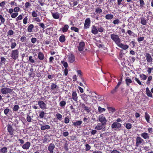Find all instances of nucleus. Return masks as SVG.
<instances>
[{
	"mask_svg": "<svg viewBox=\"0 0 153 153\" xmlns=\"http://www.w3.org/2000/svg\"><path fill=\"white\" fill-rule=\"evenodd\" d=\"M28 16H25L23 19V23L24 24L26 25L27 22Z\"/></svg>",
	"mask_w": 153,
	"mask_h": 153,
	"instance_id": "obj_49",
	"label": "nucleus"
},
{
	"mask_svg": "<svg viewBox=\"0 0 153 153\" xmlns=\"http://www.w3.org/2000/svg\"><path fill=\"white\" fill-rule=\"evenodd\" d=\"M38 57L39 59L40 60H42L44 59V56L43 54L42 53L40 52L39 53Z\"/></svg>",
	"mask_w": 153,
	"mask_h": 153,
	"instance_id": "obj_28",
	"label": "nucleus"
},
{
	"mask_svg": "<svg viewBox=\"0 0 153 153\" xmlns=\"http://www.w3.org/2000/svg\"><path fill=\"white\" fill-rule=\"evenodd\" d=\"M136 143L135 144L136 148L142 144L144 141V140L140 137H137L136 140Z\"/></svg>",
	"mask_w": 153,
	"mask_h": 153,
	"instance_id": "obj_7",
	"label": "nucleus"
},
{
	"mask_svg": "<svg viewBox=\"0 0 153 153\" xmlns=\"http://www.w3.org/2000/svg\"><path fill=\"white\" fill-rule=\"evenodd\" d=\"M85 147L86 148L85 149V150L87 151L89 150L91 148V146L88 144H86Z\"/></svg>",
	"mask_w": 153,
	"mask_h": 153,
	"instance_id": "obj_56",
	"label": "nucleus"
},
{
	"mask_svg": "<svg viewBox=\"0 0 153 153\" xmlns=\"http://www.w3.org/2000/svg\"><path fill=\"white\" fill-rule=\"evenodd\" d=\"M55 148V145L53 143L49 144L48 148V150L49 151V153H53V150Z\"/></svg>",
	"mask_w": 153,
	"mask_h": 153,
	"instance_id": "obj_10",
	"label": "nucleus"
},
{
	"mask_svg": "<svg viewBox=\"0 0 153 153\" xmlns=\"http://www.w3.org/2000/svg\"><path fill=\"white\" fill-rule=\"evenodd\" d=\"M88 96L85 94H82L81 95V98L85 103H87V101H88Z\"/></svg>",
	"mask_w": 153,
	"mask_h": 153,
	"instance_id": "obj_21",
	"label": "nucleus"
},
{
	"mask_svg": "<svg viewBox=\"0 0 153 153\" xmlns=\"http://www.w3.org/2000/svg\"><path fill=\"white\" fill-rule=\"evenodd\" d=\"M7 131L9 132L10 134L11 135H14V130L12 128V126L8 125L7 126Z\"/></svg>",
	"mask_w": 153,
	"mask_h": 153,
	"instance_id": "obj_14",
	"label": "nucleus"
},
{
	"mask_svg": "<svg viewBox=\"0 0 153 153\" xmlns=\"http://www.w3.org/2000/svg\"><path fill=\"white\" fill-rule=\"evenodd\" d=\"M79 52L81 54L84 55L85 52L87 50L86 49H85V43L84 42H79L78 46L77 47Z\"/></svg>",
	"mask_w": 153,
	"mask_h": 153,
	"instance_id": "obj_1",
	"label": "nucleus"
},
{
	"mask_svg": "<svg viewBox=\"0 0 153 153\" xmlns=\"http://www.w3.org/2000/svg\"><path fill=\"white\" fill-rule=\"evenodd\" d=\"M16 44L15 42H12L11 45V47L12 49H14L16 46Z\"/></svg>",
	"mask_w": 153,
	"mask_h": 153,
	"instance_id": "obj_61",
	"label": "nucleus"
},
{
	"mask_svg": "<svg viewBox=\"0 0 153 153\" xmlns=\"http://www.w3.org/2000/svg\"><path fill=\"white\" fill-rule=\"evenodd\" d=\"M111 38L117 45L121 42V39L117 34L114 33L111 34Z\"/></svg>",
	"mask_w": 153,
	"mask_h": 153,
	"instance_id": "obj_2",
	"label": "nucleus"
},
{
	"mask_svg": "<svg viewBox=\"0 0 153 153\" xmlns=\"http://www.w3.org/2000/svg\"><path fill=\"white\" fill-rule=\"evenodd\" d=\"M41 129L42 130H44L45 129H48L50 128V126L48 125H41Z\"/></svg>",
	"mask_w": 153,
	"mask_h": 153,
	"instance_id": "obj_24",
	"label": "nucleus"
},
{
	"mask_svg": "<svg viewBox=\"0 0 153 153\" xmlns=\"http://www.w3.org/2000/svg\"><path fill=\"white\" fill-rule=\"evenodd\" d=\"M55 116L56 118L60 120H61L62 119V115L59 113H57L56 114Z\"/></svg>",
	"mask_w": 153,
	"mask_h": 153,
	"instance_id": "obj_36",
	"label": "nucleus"
},
{
	"mask_svg": "<svg viewBox=\"0 0 153 153\" xmlns=\"http://www.w3.org/2000/svg\"><path fill=\"white\" fill-rule=\"evenodd\" d=\"M75 60L74 56L72 54H70L68 55V61L70 63H73Z\"/></svg>",
	"mask_w": 153,
	"mask_h": 153,
	"instance_id": "obj_12",
	"label": "nucleus"
},
{
	"mask_svg": "<svg viewBox=\"0 0 153 153\" xmlns=\"http://www.w3.org/2000/svg\"><path fill=\"white\" fill-rule=\"evenodd\" d=\"M126 82L127 86H128L132 82V80L130 79H126Z\"/></svg>",
	"mask_w": 153,
	"mask_h": 153,
	"instance_id": "obj_40",
	"label": "nucleus"
},
{
	"mask_svg": "<svg viewBox=\"0 0 153 153\" xmlns=\"http://www.w3.org/2000/svg\"><path fill=\"white\" fill-rule=\"evenodd\" d=\"M34 25L32 24H31L27 28V30L28 32L31 33L32 32V30L34 28Z\"/></svg>",
	"mask_w": 153,
	"mask_h": 153,
	"instance_id": "obj_23",
	"label": "nucleus"
},
{
	"mask_svg": "<svg viewBox=\"0 0 153 153\" xmlns=\"http://www.w3.org/2000/svg\"><path fill=\"white\" fill-rule=\"evenodd\" d=\"M37 41V39L34 37H33L32 38V39H31V41L33 44H34L36 43Z\"/></svg>",
	"mask_w": 153,
	"mask_h": 153,
	"instance_id": "obj_59",
	"label": "nucleus"
},
{
	"mask_svg": "<svg viewBox=\"0 0 153 153\" xmlns=\"http://www.w3.org/2000/svg\"><path fill=\"white\" fill-rule=\"evenodd\" d=\"M140 76L141 79L143 80H146L147 78V76L143 74H142L140 75Z\"/></svg>",
	"mask_w": 153,
	"mask_h": 153,
	"instance_id": "obj_37",
	"label": "nucleus"
},
{
	"mask_svg": "<svg viewBox=\"0 0 153 153\" xmlns=\"http://www.w3.org/2000/svg\"><path fill=\"white\" fill-rule=\"evenodd\" d=\"M69 28V26L67 25H65L62 28V31L63 32H66L68 30Z\"/></svg>",
	"mask_w": 153,
	"mask_h": 153,
	"instance_id": "obj_33",
	"label": "nucleus"
},
{
	"mask_svg": "<svg viewBox=\"0 0 153 153\" xmlns=\"http://www.w3.org/2000/svg\"><path fill=\"white\" fill-rule=\"evenodd\" d=\"M66 102L64 101H61L59 103V105L61 107H64L66 105Z\"/></svg>",
	"mask_w": 153,
	"mask_h": 153,
	"instance_id": "obj_50",
	"label": "nucleus"
},
{
	"mask_svg": "<svg viewBox=\"0 0 153 153\" xmlns=\"http://www.w3.org/2000/svg\"><path fill=\"white\" fill-rule=\"evenodd\" d=\"M117 45L119 47L125 50L127 49L129 47L128 45L123 44V43H121V42H120V43H118Z\"/></svg>",
	"mask_w": 153,
	"mask_h": 153,
	"instance_id": "obj_15",
	"label": "nucleus"
},
{
	"mask_svg": "<svg viewBox=\"0 0 153 153\" xmlns=\"http://www.w3.org/2000/svg\"><path fill=\"white\" fill-rule=\"evenodd\" d=\"M32 120V119L31 118V117H30L29 115H27V121L28 122H31Z\"/></svg>",
	"mask_w": 153,
	"mask_h": 153,
	"instance_id": "obj_62",
	"label": "nucleus"
},
{
	"mask_svg": "<svg viewBox=\"0 0 153 153\" xmlns=\"http://www.w3.org/2000/svg\"><path fill=\"white\" fill-rule=\"evenodd\" d=\"M140 3V7L141 8H143L145 5V3L143 0H139Z\"/></svg>",
	"mask_w": 153,
	"mask_h": 153,
	"instance_id": "obj_42",
	"label": "nucleus"
},
{
	"mask_svg": "<svg viewBox=\"0 0 153 153\" xmlns=\"http://www.w3.org/2000/svg\"><path fill=\"white\" fill-rule=\"evenodd\" d=\"M7 149L6 147H4L0 150V152L1 153H7Z\"/></svg>",
	"mask_w": 153,
	"mask_h": 153,
	"instance_id": "obj_32",
	"label": "nucleus"
},
{
	"mask_svg": "<svg viewBox=\"0 0 153 153\" xmlns=\"http://www.w3.org/2000/svg\"><path fill=\"white\" fill-rule=\"evenodd\" d=\"M10 111V110L8 108H6L4 110V113L7 116H8V114L9 113Z\"/></svg>",
	"mask_w": 153,
	"mask_h": 153,
	"instance_id": "obj_41",
	"label": "nucleus"
},
{
	"mask_svg": "<svg viewBox=\"0 0 153 153\" xmlns=\"http://www.w3.org/2000/svg\"><path fill=\"white\" fill-rule=\"evenodd\" d=\"M149 133L150 134L153 133V129L151 128H148L147 129Z\"/></svg>",
	"mask_w": 153,
	"mask_h": 153,
	"instance_id": "obj_58",
	"label": "nucleus"
},
{
	"mask_svg": "<svg viewBox=\"0 0 153 153\" xmlns=\"http://www.w3.org/2000/svg\"><path fill=\"white\" fill-rule=\"evenodd\" d=\"M82 121H77L76 122L73 123V125L75 126H80L82 123Z\"/></svg>",
	"mask_w": 153,
	"mask_h": 153,
	"instance_id": "obj_34",
	"label": "nucleus"
},
{
	"mask_svg": "<svg viewBox=\"0 0 153 153\" xmlns=\"http://www.w3.org/2000/svg\"><path fill=\"white\" fill-rule=\"evenodd\" d=\"M145 117L147 122L148 123H150V116L146 112L145 113Z\"/></svg>",
	"mask_w": 153,
	"mask_h": 153,
	"instance_id": "obj_25",
	"label": "nucleus"
},
{
	"mask_svg": "<svg viewBox=\"0 0 153 153\" xmlns=\"http://www.w3.org/2000/svg\"><path fill=\"white\" fill-rule=\"evenodd\" d=\"M125 126L127 129H130L131 128L132 125L130 123H128L126 124Z\"/></svg>",
	"mask_w": 153,
	"mask_h": 153,
	"instance_id": "obj_54",
	"label": "nucleus"
},
{
	"mask_svg": "<svg viewBox=\"0 0 153 153\" xmlns=\"http://www.w3.org/2000/svg\"><path fill=\"white\" fill-rule=\"evenodd\" d=\"M22 16L21 15H20L16 19V21H18L19 20H22Z\"/></svg>",
	"mask_w": 153,
	"mask_h": 153,
	"instance_id": "obj_57",
	"label": "nucleus"
},
{
	"mask_svg": "<svg viewBox=\"0 0 153 153\" xmlns=\"http://www.w3.org/2000/svg\"><path fill=\"white\" fill-rule=\"evenodd\" d=\"M12 91V90L8 88H3L1 89V93L3 94L10 93Z\"/></svg>",
	"mask_w": 153,
	"mask_h": 153,
	"instance_id": "obj_4",
	"label": "nucleus"
},
{
	"mask_svg": "<svg viewBox=\"0 0 153 153\" xmlns=\"http://www.w3.org/2000/svg\"><path fill=\"white\" fill-rule=\"evenodd\" d=\"M91 32L94 35H96L98 33L97 27L95 25H93L91 27Z\"/></svg>",
	"mask_w": 153,
	"mask_h": 153,
	"instance_id": "obj_13",
	"label": "nucleus"
},
{
	"mask_svg": "<svg viewBox=\"0 0 153 153\" xmlns=\"http://www.w3.org/2000/svg\"><path fill=\"white\" fill-rule=\"evenodd\" d=\"M72 99L75 102H77L78 97L75 91H73L72 93Z\"/></svg>",
	"mask_w": 153,
	"mask_h": 153,
	"instance_id": "obj_19",
	"label": "nucleus"
},
{
	"mask_svg": "<svg viewBox=\"0 0 153 153\" xmlns=\"http://www.w3.org/2000/svg\"><path fill=\"white\" fill-rule=\"evenodd\" d=\"M0 20L1 22L0 23V25H1V23L3 24L5 22V19L3 17V16L0 14Z\"/></svg>",
	"mask_w": 153,
	"mask_h": 153,
	"instance_id": "obj_38",
	"label": "nucleus"
},
{
	"mask_svg": "<svg viewBox=\"0 0 153 153\" xmlns=\"http://www.w3.org/2000/svg\"><path fill=\"white\" fill-rule=\"evenodd\" d=\"M45 113L43 111H41L40 114H39V116L40 118H44L45 117Z\"/></svg>",
	"mask_w": 153,
	"mask_h": 153,
	"instance_id": "obj_47",
	"label": "nucleus"
},
{
	"mask_svg": "<svg viewBox=\"0 0 153 153\" xmlns=\"http://www.w3.org/2000/svg\"><path fill=\"white\" fill-rule=\"evenodd\" d=\"M104 126L105 125L101 123H99L95 126V129L98 130H101L104 128Z\"/></svg>",
	"mask_w": 153,
	"mask_h": 153,
	"instance_id": "obj_16",
	"label": "nucleus"
},
{
	"mask_svg": "<svg viewBox=\"0 0 153 153\" xmlns=\"http://www.w3.org/2000/svg\"><path fill=\"white\" fill-rule=\"evenodd\" d=\"M98 119L99 121L101 123V124L104 125H106L107 120L103 114L100 115Z\"/></svg>",
	"mask_w": 153,
	"mask_h": 153,
	"instance_id": "obj_5",
	"label": "nucleus"
},
{
	"mask_svg": "<svg viewBox=\"0 0 153 153\" xmlns=\"http://www.w3.org/2000/svg\"><path fill=\"white\" fill-rule=\"evenodd\" d=\"M65 37L64 35H62L60 36L59 40L61 42H63L65 41Z\"/></svg>",
	"mask_w": 153,
	"mask_h": 153,
	"instance_id": "obj_35",
	"label": "nucleus"
},
{
	"mask_svg": "<svg viewBox=\"0 0 153 153\" xmlns=\"http://www.w3.org/2000/svg\"><path fill=\"white\" fill-rule=\"evenodd\" d=\"M95 12L97 14H100L102 12V10L99 7H97L95 9Z\"/></svg>",
	"mask_w": 153,
	"mask_h": 153,
	"instance_id": "obj_39",
	"label": "nucleus"
},
{
	"mask_svg": "<svg viewBox=\"0 0 153 153\" xmlns=\"http://www.w3.org/2000/svg\"><path fill=\"white\" fill-rule=\"evenodd\" d=\"M61 63L62 64H63L64 66L66 68H67L68 67V64L66 62H65V61H61Z\"/></svg>",
	"mask_w": 153,
	"mask_h": 153,
	"instance_id": "obj_53",
	"label": "nucleus"
},
{
	"mask_svg": "<svg viewBox=\"0 0 153 153\" xmlns=\"http://www.w3.org/2000/svg\"><path fill=\"white\" fill-rule=\"evenodd\" d=\"M91 23V20L90 18H88L85 19L84 24V28L87 29L89 28Z\"/></svg>",
	"mask_w": 153,
	"mask_h": 153,
	"instance_id": "obj_8",
	"label": "nucleus"
},
{
	"mask_svg": "<svg viewBox=\"0 0 153 153\" xmlns=\"http://www.w3.org/2000/svg\"><path fill=\"white\" fill-rule=\"evenodd\" d=\"M98 110L99 112L100 113H102L105 111V109L104 108H102L100 106L98 107Z\"/></svg>",
	"mask_w": 153,
	"mask_h": 153,
	"instance_id": "obj_44",
	"label": "nucleus"
},
{
	"mask_svg": "<svg viewBox=\"0 0 153 153\" xmlns=\"http://www.w3.org/2000/svg\"><path fill=\"white\" fill-rule=\"evenodd\" d=\"M18 15V13L17 12L12 13L11 15V17L13 18L16 17Z\"/></svg>",
	"mask_w": 153,
	"mask_h": 153,
	"instance_id": "obj_52",
	"label": "nucleus"
},
{
	"mask_svg": "<svg viewBox=\"0 0 153 153\" xmlns=\"http://www.w3.org/2000/svg\"><path fill=\"white\" fill-rule=\"evenodd\" d=\"M108 109L109 111V113H112L114 111L115 109L114 108H112L111 107H108Z\"/></svg>",
	"mask_w": 153,
	"mask_h": 153,
	"instance_id": "obj_48",
	"label": "nucleus"
},
{
	"mask_svg": "<svg viewBox=\"0 0 153 153\" xmlns=\"http://www.w3.org/2000/svg\"><path fill=\"white\" fill-rule=\"evenodd\" d=\"M82 106L84 108L86 112H87L88 113H89L90 112L91 110L90 108L86 106L84 104H83Z\"/></svg>",
	"mask_w": 153,
	"mask_h": 153,
	"instance_id": "obj_31",
	"label": "nucleus"
},
{
	"mask_svg": "<svg viewBox=\"0 0 153 153\" xmlns=\"http://www.w3.org/2000/svg\"><path fill=\"white\" fill-rule=\"evenodd\" d=\"M120 22V20L118 19L114 20L113 22V23L115 25L118 24Z\"/></svg>",
	"mask_w": 153,
	"mask_h": 153,
	"instance_id": "obj_60",
	"label": "nucleus"
},
{
	"mask_svg": "<svg viewBox=\"0 0 153 153\" xmlns=\"http://www.w3.org/2000/svg\"><path fill=\"white\" fill-rule=\"evenodd\" d=\"M71 30H74L76 32H78L79 30V29L78 28L74 26L72 27L71 28Z\"/></svg>",
	"mask_w": 153,
	"mask_h": 153,
	"instance_id": "obj_43",
	"label": "nucleus"
},
{
	"mask_svg": "<svg viewBox=\"0 0 153 153\" xmlns=\"http://www.w3.org/2000/svg\"><path fill=\"white\" fill-rule=\"evenodd\" d=\"M14 31L13 30H9L7 32V35L11 36L12 35H13L14 34Z\"/></svg>",
	"mask_w": 153,
	"mask_h": 153,
	"instance_id": "obj_55",
	"label": "nucleus"
},
{
	"mask_svg": "<svg viewBox=\"0 0 153 153\" xmlns=\"http://www.w3.org/2000/svg\"><path fill=\"white\" fill-rule=\"evenodd\" d=\"M113 17L114 16L112 14H107L105 16V18L108 20L112 19L113 18Z\"/></svg>",
	"mask_w": 153,
	"mask_h": 153,
	"instance_id": "obj_29",
	"label": "nucleus"
},
{
	"mask_svg": "<svg viewBox=\"0 0 153 153\" xmlns=\"http://www.w3.org/2000/svg\"><path fill=\"white\" fill-rule=\"evenodd\" d=\"M52 16L54 19H59V14L58 13H52Z\"/></svg>",
	"mask_w": 153,
	"mask_h": 153,
	"instance_id": "obj_27",
	"label": "nucleus"
},
{
	"mask_svg": "<svg viewBox=\"0 0 153 153\" xmlns=\"http://www.w3.org/2000/svg\"><path fill=\"white\" fill-rule=\"evenodd\" d=\"M152 76H149L147 78V80L146 82V84L147 85H149L150 84V81L152 80Z\"/></svg>",
	"mask_w": 153,
	"mask_h": 153,
	"instance_id": "obj_30",
	"label": "nucleus"
},
{
	"mask_svg": "<svg viewBox=\"0 0 153 153\" xmlns=\"http://www.w3.org/2000/svg\"><path fill=\"white\" fill-rule=\"evenodd\" d=\"M145 56L147 62L149 63L150 64H152L153 62V59L152 58L150 54L148 53H146Z\"/></svg>",
	"mask_w": 153,
	"mask_h": 153,
	"instance_id": "obj_9",
	"label": "nucleus"
},
{
	"mask_svg": "<svg viewBox=\"0 0 153 153\" xmlns=\"http://www.w3.org/2000/svg\"><path fill=\"white\" fill-rule=\"evenodd\" d=\"M53 30L51 28H48L46 30L45 33L46 34L51 35L52 33Z\"/></svg>",
	"mask_w": 153,
	"mask_h": 153,
	"instance_id": "obj_26",
	"label": "nucleus"
},
{
	"mask_svg": "<svg viewBox=\"0 0 153 153\" xmlns=\"http://www.w3.org/2000/svg\"><path fill=\"white\" fill-rule=\"evenodd\" d=\"M57 88H58V87L56 84L53 83H52L51 85V89L52 90H53Z\"/></svg>",
	"mask_w": 153,
	"mask_h": 153,
	"instance_id": "obj_45",
	"label": "nucleus"
},
{
	"mask_svg": "<svg viewBox=\"0 0 153 153\" xmlns=\"http://www.w3.org/2000/svg\"><path fill=\"white\" fill-rule=\"evenodd\" d=\"M19 54V50L16 49L13 50L11 53V57L14 59H16L18 57Z\"/></svg>",
	"mask_w": 153,
	"mask_h": 153,
	"instance_id": "obj_6",
	"label": "nucleus"
},
{
	"mask_svg": "<svg viewBox=\"0 0 153 153\" xmlns=\"http://www.w3.org/2000/svg\"><path fill=\"white\" fill-rule=\"evenodd\" d=\"M121 127V124L117 122H114L111 125V128L115 130H120Z\"/></svg>",
	"mask_w": 153,
	"mask_h": 153,
	"instance_id": "obj_3",
	"label": "nucleus"
},
{
	"mask_svg": "<svg viewBox=\"0 0 153 153\" xmlns=\"http://www.w3.org/2000/svg\"><path fill=\"white\" fill-rule=\"evenodd\" d=\"M30 145V143L29 142H27L25 143L22 145V147L24 149H29Z\"/></svg>",
	"mask_w": 153,
	"mask_h": 153,
	"instance_id": "obj_18",
	"label": "nucleus"
},
{
	"mask_svg": "<svg viewBox=\"0 0 153 153\" xmlns=\"http://www.w3.org/2000/svg\"><path fill=\"white\" fill-rule=\"evenodd\" d=\"M38 104L41 109H44L46 108V105L43 101L40 100L38 101Z\"/></svg>",
	"mask_w": 153,
	"mask_h": 153,
	"instance_id": "obj_11",
	"label": "nucleus"
},
{
	"mask_svg": "<svg viewBox=\"0 0 153 153\" xmlns=\"http://www.w3.org/2000/svg\"><path fill=\"white\" fill-rule=\"evenodd\" d=\"M19 108V106L18 105H15L13 108V111H16L18 110Z\"/></svg>",
	"mask_w": 153,
	"mask_h": 153,
	"instance_id": "obj_51",
	"label": "nucleus"
},
{
	"mask_svg": "<svg viewBox=\"0 0 153 153\" xmlns=\"http://www.w3.org/2000/svg\"><path fill=\"white\" fill-rule=\"evenodd\" d=\"M140 135L144 139H149L150 137L148 134L146 132L142 133Z\"/></svg>",
	"mask_w": 153,
	"mask_h": 153,
	"instance_id": "obj_17",
	"label": "nucleus"
},
{
	"mask_svg": "<svg viewBox=\"0 0 153 153\" xmlns=\"http://www.w3.org/2000/svg\"><path fill=\"white\" fill-rule=\"evenodd\" d=\"M97 29L98 32H100V33H102L103 31L104 28H103V27H101V26H100L97 27Z\"/></svg>",
	"mask_w": 153,
	"mask_h": 153,
	"instance_id": "obj_46",
	"label": "nucleus"
},
{
	"mask_svg": "<svg viewBox=\"0 0 153 153\" xmlns=\"http://www.w3.org/2000/svg\"><path fill=\"white\" fill-rule=\"evenodd\" d=\"M146 94L148 97H152V92L148 87H147L146 88Z\"/></svg>",
	"mask_w": 153,
	"mask_h": 153,
	"instance_id": "obj_20",
	"label": "nucleus"
},
{
	"mask_svg": "<svg viewBox=\"0 0 153 153\" xmlns=\"http://www.w3.org/2000/svg\"><path fill=\"white\" fill-rule=\"evenodd\" d=\"M34 20L36 22H40L41 20V19H40L38 17H36L34 19Z\"/></svg>",
	"mask_w": 153,
	"mask_h": 153,
	"instance_id": "obj_64",
	"label": "nucleus"
},
{
	"mask_svg": "<svg viewBox=\"0 0 153 153\" xmlns=\"http://www.w3.org/2000/svg\"><path fill=\"white\" fill-rule=\"evenodd\" d=\"M140 22L142 25H146L147 22L146 18L144 17H141L140 18Z\"/></svg>",
	"mask_w": 153,
	"mask_h": 153,
	"instance_id": "obj_22",
	"label": "nucleus"
},
{
	"mask_svg": "<svg viewBox=\"0 0 153 153\" xmlns=\"http://www.w3.org/2000/svg\"><path fill=\"white\" fill-rule=\"evenodd\" d=\"M20 8L19 7H15L13 9V11L15 12H18L20 10Z\"/></svg>",
	"mask_w": 153,
	"mask_h": 153,
	"instance_id": "obj_63",
	"label": "nucleus"
}]
</instances>
